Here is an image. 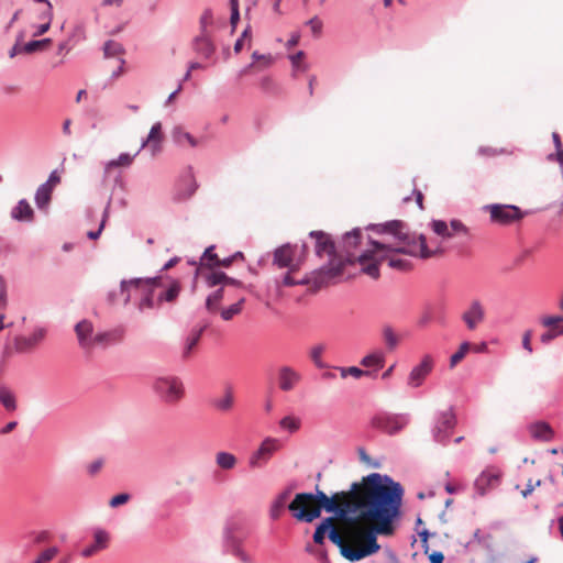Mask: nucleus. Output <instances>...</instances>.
Here are the masks:
<instances>
[{"label":"nucleus","instance_id":"nucleus-1","mask_svg":"<svg viewBox=\"0 0 563 563\" xmlns=\"http://www.w3.org/2000/svg\"><path fill=\"white\" fill-rule=\"evenodd\" d=\"M404 488L388 475L372 473L360 482L351 484L347 492H336L328 496L316 486L314 493L296 494V504L313 501L310 512L298 508L296 520L312 522L322 510L333 514V519L346 523V534L351 539L358 537L357 522L385 523L393 526L400 516Z\"/></svg>","mask_w":563,"mask_h":563},{"label":"nucleus","instance_id":"nucleus-2","mask_svg":"<svg viewBox=\"0 0 563 563\" xmlns=\"http://www.w3.org/2000/svg\"><path fill=\"white\" fill-rule=\"evenodd\" d=\"M404 488L388 475L372 473L360 482L351 484L347 492H336L328 496L316 486L314 493L296 494V504L313 501L310 512L298 508L296 520L312 522L322 510L333 514V519L346 523V534L351 539L358 537L357 522L385 523L393 526L400 516Z\"/></svg>","mask_w":563,"mask_h":563},{"label":"nucleus","instance_id":"nucleus-3","mask_svg":"<svg viewBox=\"0 0 563 563\" xmlns=\"http://www.w3.org/2000/svg\"><path fill=\"white\" fill-rule=\"evenodd\" d=\"M367 229L374 230L378 234L390 235L395 239L394 243L378 242L369 240L372 249L364 251L357 257L361 264L362 273L377 279L380 275L379 264L383 262L382 252L390 251L404 253L406 255L429 258L435 254L427 246L426 236L423 234H410L406 230V224L400 220H391L385 223L369 224Z\"/></svg>","mask_w":563,"mask_h":563},{"label":"nucleus","instance_id":"nucleus-4","mask_svg":"<svg viewBox=\"0 0 563 563\" xmlns=\"http://www.w3.org/2000/svg\"><path fill=\"white\" fill-rule=\"evenodd\" d=\"M357 529L358 537L351 539L345 532L346 523H343L342 530L339 532L333 526V517H327L316 527L312 539L316 544L322 545L327 534L345 560L358 562L379 551L380 545L377 542L379 534L390 536L394 532V526L385 523L357 522Z\"/></svg>","mask_w":563,"mask_h":563},{"label":"nucleus","instance_id":"nucleus-5","mask_svg":"<svg viewBox=\"0 0 563 563\" xmlns=\"http://www.w3.org/2000/svg\"><path fill=\"white\" fill-rule=\"evenodd\" d=\"M162 284V278L158 276L151 278H131L129 280L122 279L120 283V294L124 296V305H128L130 300L140 296L141 299L137 303V308L141 312L153 309L156 307V301L153 297V290L155 287Z\"/></svg>","mask_w":563,"mask_h":563},{"label":"nucleus","instance_id":"nucleus-6","mask_svg":"<svg viewBox=\"0 0 563 563\" xmlns=\"http://www.w3.org/2000/svg\"><path fill=\"white\" fill-rule=\"evenodd\" d=\"M154 395L166 405H176L185 397L186 388L183 379L174 374H161L151 384Z\"/></svg>","mask_w":563,"mask_h":563},{"label":"nucleus","instance_id":"nucleus-7","mask_svg":"<svg viewBox=\"0 0 563 563\" xmlns=\"http://www.w3.org/2000/svg\"><path fill=\"white\" fill-rule=\"evenodd\" d=\"M455 426L456 418L452 407L435 411L431 426L433 441L442 445L448 444Z\"/></svg>","mask_w":563,"mask_h":563},{"label":"nucleus","instance_id":"nucleus-8","mask_svg":"<svg viewBox=\"0 0 563 563\" xmlns=\"http://www.w3.org/2000/svg\"><path fill=\"white\" fill-rule=\"evenodd\" d=\"M484 211L489 213L490 222L495 225L508 227L519 222L528 211H521V209L515 205H503L492 203L483 207Z\"/></svg>","mask_w":563,"mask_h":563},{"label":"nucleus","instance_id":"nucleus-9","mask_svg":"<svg viewBox=\"0 0 563 563\" xmlns=\"http://www.w3.org/2000/svg\"><path fill=\"white\" fill-rule=\"evenodd\" d=\"M342 273V265L327 263L319 269L311 272L301 279H297L296 285H311L313 289H320L328 286L334 278Z\"/></svg>","mask_w":563,"mask_h":563},{"label":"nucleus","instance_id":"nucleus-10","mask_svg":"<svg viewBox=\"0 0 563 563\" xmlns=\"http://www.w3.org/2000/svg\"><path fill=\"white\" fill-rule=\"evenodd\" d=\"M410 422L409 413L379 412L372 419V426L383 432L394 435L407 427Z\"/></svg>","mask_w":563,"mask_h":563},{"label":"nucleus","instance_id":"nucleus-11","mask_svg":"<svg viewBox=\"0 0 563 563\" xmlns=\"http://www.w3.org/2000/svg\"><path fill=\"white\" fill-rule=\"evenodd\" d=\"M47 335V328L35 325L29 334H20L13 339L14 351L19 354H26L34 351Z\"/></svg>","mask_w":563,"mask_h":563},{"label":"nucleus","instance_id":"nucleus-12","mask_svg":"<svg viewBox=\"0 0 563 563\" xmlns=\"http://www.w3.org/2000/svg\"><path fill=\"white\" fill-rule=\"evenodd\" d=\"M279 441L275 438H266L260 448L250 456L249 465L252 468L263 467L279 449Z\"/></svg>","mask_w":563,"mask_h":563},{"label":"nucleus","instance_id":"nucleus-13","mask_svg":"<svg viewBox=\"0 0 563 563\" xmlns=\"http://www.w3.org/2000/svg\"><path fill=\"white\" fill-rule=\"evenodd\" d=\"M433 366V357L430 354L423 355L420 363L411 368L407 377V385L410 388H418L422 386L428 375L432 372Z\"/></svg>","mask_w":563,"mask_h":563},{"label":"nucleus","instance_id":"nucleus-14","mask_svg":"<svg viewBox=\"0 0 563 563\" xmlns=\"http://www.w3.org/2000/svg\"><path fill=\"white\" fill-rule=\"evenodd\" d=\"M309 236L316 240L314 252L318 257H329L328 263H332L335 256V244L331 236L323 231H311Z\"/></svg>","mask_w":563,"mask_h":563},{"label":"nucleus","instance_id":"nucleus-15","mask_svg":"<svg viewBox=\"0 0 563 563\" xmlns=\"http://www.w3.org/2000/svg\"><path fill=\"white\" fill-rule=\"evenodd\" d=\"M60 183V177L57 170H53L47 180L43 183L35 192V205L38 209H44L48 206L54 187Z\"/></svg>","mask_w":563,"mask_h":563},{"label":"nucleus","instance_id":"nucleus-16","mask_svg":"<svg viewBox=\"0 0 563 563\" xmlns=\"http://www.w3.org/2000/svg\"><path fill=\"white\" fill-rule=\"evenodd\" d=\"M499 473L494 468L484 470L474 482V489L477 496H485L488 490L499 483Z\"/></svg>","mask_w":563,"mask_h":563},{"label":"nucleus","instance_id":"nucleus-17","mask_svg":"<svg viewBox=\"0 0 563 563\" xmlns=\"http://www.w3.org/2000/svg\"><path fill=\"white\" fill-rule=\"evenodd\" d=\"M485 319V309L478 299L471 301L467 309L462 313V320L468 330H475Z\"/></svg>","mask_w":563,"mask_h":563},{"label":"nucleus","instance_id":"nucleus-18","mask_svg":"<svg viewBox=\"0 0 563 563\" xmlns=\"http://www.w3.org/2000/svg\"><path fill=\"white\" fill-rule=\"evenodd\" d=\"M301 378V374L291 366L284 365L278 368V387L283 391H291Z\"/></svg>","mask_w":563,"mask_h":563},{"label":"nucleus","instance_id":"nucleus-19","mask_svg":"<svg viewBox=\"0 0 563 563\" xmlns=\"http://www.w3.org/2000/svg\"><path fill=\"white\" fill-rule=\"evenodd\" d=\"M75 332L79 345L85 350L95 347L93 324L89 320H81L75 325Z\"/></svg>","mask_w":563,"mask_h":563},{"label":"nucleus","instance_id":"nucleus-20","mask_svg":"<svg viewBox=\"0 0 563 563\" xmlns=\"http://www.w3.org/2000/svg\"><path fill=\"white\" fill-rule=\"evenodd\" d=\"M297 249V245H291L289 243L277 247L274 252V264L279 268L288 267L290 271H294L295 266L292 265V260Z\"/></svg>","mask_w":563,"mask_h":563},{"label":"nucleus","instance_id":"nucleus-21","mask_svg":"<svg viewBox=\"0 0 563 563\" xmlns=\"http://www.w3.org/2000/svg\"><path fill=\"white\" fill-rule=\"evenodd\" d=\"M194 51L205 59H210L216 53V45L212 42L209 33H199L192 40Z\"/></svg>","mask_w":563,"mask_h":563},{"label":"nucleus","instance_id":"nucleus-22","mask_svg":"<svg viewBox=\"0 0 563 563\" xmlns=\"http://www.w3.org/2000/svg\"><path fill=\"white\" fill-rule=\"evenodd\" d=\"M361 229L354 228L351 231L346 232L342 238V251L346 255V260L352 262L354 257V251L360 245L361 242Z\"/></svg>","mask_w":563,"mask_h":563},{"label":"nucleus","instance_id":"nucleus-23","mask_svg":"<svg viewBox=\"0 0 563 563\" xmlns=\"http://www.w3.org/2000/svg\"><path fill=\"white\" fill-rule=\"evenodd\" d=\"M124 329L119 327L109 331L98 332L95 334V346L100 345L107 347L121 342L124 338Z\"/></svg>","mask_w":563,"mask_h":563},{"label":"nucleus","instance_id":"nucleus-24","mask_svg":"<svg viewBox=\"0 0 563 563\" xmlns=\"http://www.w3.org/2000/svg\"><path fill=\"white\" fill-rule=\"evenodd\" d=\"M179 186L184 187L178 189L175 195V199L179 201L189 199L197 190L198 185L195 180L191 167H189L186 174L181 177Z\"/></svg>","mask_w":563,"mask_h":563},{"label":"nucleus","instance_id":"nucleus-25","mask_svg":"<svg viewBox=\"0 0 563 563\" xmlns=\"http://www.w3.org/2000/svg\"><path fill=\"white\" fill-rule=\"evenodd\" d=\"M109 533L103 529H97L93 532V543L84 548L80 554L84 558H89L108 547Z\"/></svg>","mask_w":563,"mask_h":563},{"label":"nucleus","instance_id":"nucleus-26","mask_svg":"<svg viewBox=\"0 0 563 563\" xmlns=\"http://www.w3.org/2000/svg\"><path fill=\"white\" fill-rule=\"evenodd\" d=\"M162 124L161 122H156L152 125L150 133L146 139H144L141 143L140 151L148 146L152 152V155H156L161 152V141H162Z\"/></svg>","mask_w":563,"mask_h":563},{"label":"nucleus","instance_id":"nucleus-27","mask_svg":"<svg viewBox=\"0 0 563 563\" xmlns=\"http://www.w3.org/2000/svg\"><path fill=\"white\" fill-rule=\"evenodd\" d=\"M385 353L378 350L365 355L361 360V365L366 367V371H375V375L377 376V372L385 365Z\"/></svg>","mask_w":563,"mask_h":563},{"label":"nucleus","instance_id":"nucleus-28","mask_svg":"<svg viewBox=\"0 0 563 563\" xmlns=\"http://www.w3.org/2000/svg\"><path fill=\"white\" fill-rule=\"evenodd\" d=\"M291 494V488H286L282 493H279L272 501L269 507V517L273 520H276L280 517L286 508V503L289 499Z\"/></svg>","mask_w":563,"mask_h":563},{"label":"nucleus","instance_id":"nucleus-29","mask_svg":"<svg viewBox=\"0 0 563 563\" xmlns=\"http://www.w3.org/2000/svg\"><path fill=\"white\" fill-rule=\"evenodd\" d=\"M397 252H390V251H383L382 252V258L383 262H387L388 266L390 268L406 272L410 269L411 263L406 260L397 256Z\"/></svg>","mask_w":563,"mask_h":563},{"label":"nucleus","instance_id":"nucleus-30","mask_svg":"<svg viewBox=\"0 0 563 563\" xmlns=\"http://www.w3.org/2000/svg\"><path fill=\"white\" fill-rule=\"evenodd\" d=\"M11 217L18 221H32L33 210L25 199H21L11 210Z\"/></svg>","mask_w":563,"mask_h":563},{"label":"nucleus","instance_id":"nucleus-31","mask_svg":"<svg viewBox=\"0 0 563 563\" xmlns=\"http://www.w3.org/2000/svg\"><path fill=\"white\" fill-rule=\"evenodd\" d=\"M172 140L177 146H184L185 143H188L191 147L198 145V141L181 126H175L172 130Z\"/></svg>","mask_w":563,"mask_h":563},{"label":"nucleus","instance_id":"nucleus-32","mask_svg":"<svg viewBox=\"0 0 563 563\" xmlns=\"http://www.w3.org/2000/svg\"><path fill=\"white\" fill-rule=\"evenodd\" d=\"M139 153H140V150L133 155H131L129 153H121L117 158L108 161L104 164V176L103 177L104 178L107 177V175L111 168L121 167V166L129 167Z\"/></svg>","mask_w":563,"mask_h":563},{"label":"nucleus","instance_id":"nucleus-33","mask_svg":"<svg viewBox=\"0 0 563 563\" xmlns=\"http://www.w3.org/2000/svg\"><path fill=\"white\" fill-rule=\"evenodd\" d=\"M242 549V540L235 537L231 531H227L223 538L224 552L235 556L236 553Z\"/></svg>","mask_w":563,"mask_h":563},{"label":"nucleus","instance_id":"nucleus-34","mask_svg":"<svg viewBox=\"0 0 563 563\" xmlns=\"http://www.w3.org/2000/svg\"><path fill=\"white\" fill-rule=\"evenodd\" d=\"M529 429L534 439L548 441L552 438V429L545 422H536L531 424Z\"/></svg>","mask_w":563,"mask_h":563},{"label":"nucleus","instance_id":"nucleus-35","mask_svg":"<svg viewBox=\"0 0 563 563\" xmlns=\"http://www.w3.org/2000/svg\"><path fill=\"white\" fill-rule=\"evenodd\" d=\"M0 404L8 411H14L18 407L15 395L5 386H0Z\"/></svg>","mask_w":563,"mask_h":563},{"label":"nucleus","instance_id":"nucleus-36","mask_svg":"<svg viewBox=\"0 0 563 563\" xmlns=\"http://www.w3.org/2000/svg\"><path fill=\"white\" fill-rule=\"evenodd\" d=\"M234 404L233 391L231 387H227L222 397L213 401V406L220 411H229Z\"/></svg>","mask_w":563,"mask_h":563},{"label":"nucleus","instance_id":"nucleus-37","mask_svg":"<svg viewBox=\"0 0 563 563\" xmlns=\"http://www.w3.org/2000/svg\"><path fill=\"white\" fill-rule=\"evenodd\" d=\"M217 465L225 471L232 470L236 464V457L229 452L221 451L216 455Z\"/></svg>","mask_w":563,"mask_h":563},{"label":"nucleus","instance_id":"nucleus-38","mask_svg":"<svg viewBox=\"0 0 563 563\" xmlns=\"http://www.w3.org/2000/svg\"><path fill=\"white\" fill-rule=\"evenodd\" d=\"M179 291H180L179 283L177 280H172L169 287L165 291H163L158 295L156 301H157V303H161L163 301L170 302L177 298V296L179 295Z\"/></svg>","mask_w":563,"mask_h":563},{"label":"nucleus","instance_id":"nucleus-39","mask_svg":"<svg viewBox=\"0 0 563 563\" xmlns=\"http://www.w3.org/2000/svg\"><path fill=\"white\" fill-rule=\"evenodd\" d=\"M51 43H52V40L49 37H45L42 40H32L27 43H24L21 46L20 52H23L25 54H32L36 51L43 49L45 46H47Z\"/></svg>","mask_w":563,"mask_h":563},{"label":"nucleus","instance_id":"nucleus-40","mask_svg":"<svg viewBox=\"0 0 563 563\" xmlns=\"http://www.w3.org/2000/svg\"><path fill=\"white\" fill-rule=\"evenodd\" d=\"M202 333V329L192 330L189 335L185 340V345L183 350V357H188L192 351V349L197 345L200 340Z\"/></svg>","mask_w":563,"mask_h":563},{"label":"nucleus","instance_id":"nucleus-41","mask_svg":"<svg viewBox=\"0 0 563 563\" xmlns=\"http://www.w3.org/2000/svg\"><path fill=\"white\" fill-rule=\"evenodd\" d=\"M325 351L324 344H316L310 350V357L317 368H327L328 364L322 360V354Z\"/></svg>","mask_w":563,"mask_h":563},{"label":"nucleus","instance_id":"nucleus-42","mask_svg":"<svg viewBox=\"0 0 563 563\" xmlns=\"http://www.w3.org/2000/svg\"><path fill=\"white\" fill-rule=\"evenodd\" d=\"M430 227L432 229V231L441 236L442 239H450L452 238V233L449 229V225L445 221L443 220H432L431 223H430Z\"/></svg>","mask_w":563,"mask_h":563},{"label":"nucleus","instance_id":"nucleus-43","mask_svg":"<svg viewBox=\"0 0 563 563\" xmlns=\"http://www.w3.org/2000/svg\"><path fill=\"white\" fill-rule=\"evenodd\" d=\"M244 302L245 298H241L235 303L230 305L229 307L221 311V318L225 321L231 320L234 316L239 314L242 311Z\"/></svg>","mask_w":563,"mask_h":563},{"label":"nucleus","instance_id":"nucleus-44","mask_svg":"<svg viewBox=\"0 0 563 563\" xmlns=\"http://www.w3.org/2000/svg\"><path fill=\"white\" fill-rule=\"evenodd\" d=\"M471 349V344L467 341H464L460 344L457 351L453 353L450 357V368H454L459 362H461L468 350Z\"/></svg>","mask_w":563,"mask_h":563},{"label":"nucleus","instance_id":"nucleus-45","mask_svg":"<svg viewBox=\"0 0 563 563\" xmlns=\"http://www.w3.org/2000/svg\"><path fill=\"white\" fill-rule=\"evenodd\" d=\"M300 424V419L292 416H286L279 421L280 428L289 431L290 433H294L297 430H299Z\"/></svg>","mask_w":563,"mask_h":563},{"label":"nucleus","instance_id":"nucleus-46","mask_svg":"<svg viewBox=\"0 0 563 563\" xmlns=\"http://www.w3.org/2000/svg\"><path fill=\"white\" fill-rule=\"evenodd\" d=\"M205 280L208 287H214L217 285H224L227 280V274L223 272H210L205 275Z\"/></svg>","mask_w":563,"mask_h":563},{"label":"nucleus","instance_id":"nucleus-47","mask_svg":"<svg viewBox=\"0 0 563 563\" xmlns=\"http://www.w3.org/2000/svg\"><path fill=\"white\" fill-rule=\"evenodd\" d=\"M218 261H219V257L214 253V245H210L209 247H207L205 250L203 254L201 255L200 265L209 267V268H213V267H216V265H211V263L218 262Z\"/></svg>","mask_w":563,"mask_h":563},{"label":"nucleus","instance_id":"nucleus-48","mask_svg":"<svg viewBox=\"0 0 563 563\" xmlns=\"http://www.w3.org/2000/svg\"><path fill=\"white\" fill-rule=\"evenodd\" d=\"M223 298V288H219L210 294L206 299V308L208 311L212 312L218 308L219 302Z\"/></svg>","mask_w":563,"mask_h":563},{"label":"nucleus","instance_id":"nucleus-49","mask_svg":"<svg viewBox=\"0 0 563 563\" xmlns=\"http://www.w3.org/2000/svg\"><path fill=\"white\" fill-rule=\"evenodd\" d=\"M383 336H384L385 344L389 350H395L397 347L398 336L396 335V333L394 332V330L390 325L384 327Z\"/></svg>","mask_w":563,"mask_h":563},{"label":"nucleus","instance_id":"nucleus-50","mask_svg":"<svg viewBox=\"0 0 563 563\" xmlns=\"http://www.w3.org/2000/svg\"><path fill=\"white\" fill-rule=\"evenodd\" d=\"M86 40V31L82 25H76L67 37V41L75 47Z\"/></svg>","mask_w":563,"mask_h":563},{"label":"nucleus","instance_id":"nucleus-51","mask_svg":"<svg viewBox=\"0 0 563 563\" xmlns=\"http://www.w3.org/2000/svg\"><path fill=\"white\" fill-rule=\"evenodd\" d=\"M103 53L106 57H113L123 53V47L120 43L109 40L103 44Z\"/></svg>","mask_w":563,"mask_h":563},{"label":"nucleus","instance_id":"nucleus-52","mask_svg":"<svg viewBox=\"0 0 563 563\" xmlns=\"http://www.w3.org/2000/svg\"><path fill=\"white\" fill-rule=\"evenodd\" d=\"M59 549L57 547H49L42 551L33 563H49L58 554Z\"/></svg>","mask_w":563,"mask_h":563},{"label":"nucleus","instance_id":"nucleus-53","mask_svg":"<svg viewBox=\"0 0 563 563\" xmlns=\"http://www.w3.org/2000/svg\"><path fill=\"white\" fill-rule=\"evenodd\" d=\"M212 23H213V12L210 8H207L203 10V12L199 19L200 33H208L207 29Z\"/></svg>","mask_w":563,"mask_h":563},{"label":"nucleus","instance_id":"nucleus-54","mask_svg":"<svg viewBox=\"0 0 563 563\" xmlns=\"http://www.w3.org/2000/svg\"><path fill=\"white\" fill-rule=\"evenodd\" d=\"M563 334V324L558 328L550 329L540 335V341L543 344H549L551 341Z\"/></svg>","mask_w":563,"mask_h":563},{"label":"nucleus","instance_id":"nucleus-55","mask_svg":"<svg viewBox=\"0 0 563 563\" xmlns=\"http://www.w3.org/2000/svg\"><path fill=\"white\" fill-rule=\"evenodd\" d=\"M313 501H302L296 504V496L294 497L292 501L287 506L288 510L290 511L291 516L296 519V512L298 511V508L303 507L306 512H310L311 507H313Z\"/></svg>","mask_w":563,"mask_h":563},{"label":"nucleus","instance_id":"nucleus-56","mask_svg":"<svg viewBox=\"0 0 563 563\" xmlns=\"http://www.w3.org/2000/svg\"><path fill=\"white\" fill-rule=\"evenodd\" d=\"M54 18V10L53 4L49 5H41V8L37 10L36 19L40 21H53Z\"/></svg>","mask_w":563,"mask_h":563},{"label":"nucleus","instance_id":"nucleus-57","mask_svg":"<svg viewBox=\"0 0 563 563\" xmlns=\"http://www.w3.org/2000/svg\"><path fill=\"white\" fill-rule=\"evenodd\" d=\"M449 229L452 233V236L454 234H462V235L468 234L467 227L461 220H457V219L451 220Z\"/></svg>","mask_w":563,"mask_h":563},{"label":"nucleus","instance_id":"nucleus-58","mask_svg":"<svg viewBox=\"0 0 563 563\" xmlns=\"http://www.w3.org/2000/svg\"><path fill=\"white\" fill-rule=\"evenodd\" d=\"M349 375L353 376L354 378H361L362 376L376 378L375 371H365L361 369L357 366H350L347 367Z\"/></svg>","mask_w":563,"mask_h":563},{"label":"nucleus","instance_id":"nucleus-59","mask_svg":"<svg viewBox=\"0 0 563 563\" xmlns=\"http://www.w3.org/2000/svg\"><path fill=\"white\" fill-rule=\"evenodd\" d=\"M8 286L3 278V276L0 275V310H3L8 306Z\"/></svg>","mask_w":563,"mask_h":563},{"label":"nucleus","instance_id":"nucleus-60","mask_svg":"<svg viewBox=\"0 0 563 563\" xmlns=\"http://www.w3.org/2000/svg\"><path fill=\"white\" fill-rule=\"evenodd\" d=\"M229 2L231 8L230 23L234 30L240 20L239 0H229Z\"/></svg>","mask_w":563,"mask_h":563},{"label":"nucleus","instance_id":"nucleus-61","mask_svg":"<svg viewBox=\"0 0 563 563\" xmlns=\"http://www.w3.org/2000/svg\"><path fill=\"white\" fill-rule=\"evenodd\" d=\"M131 496L128 493H122L113 496L110 501L109 506L112 508L119 507L130 500Z\"/></svg>","mask_w":563,"mask_h":563},{"label":"nucleus","instance_id":"nucleus-62","mask_svg":"<svg viewBox=\"0 0 563 563\" xmlns=\"http://www.w3.org/2000/svg\"><path fill=\"white\" fill-rule=\"evenodd\" d=\"M563 322V317L562 316H545L543 318H541V324L547 327V328H555L554 325L559 324Z\"/></svg>","mask_w":563,"mask_h":563},{"label":"nucleus","instance_id":"nucleus-63","mask_svg":"<svg viewBox=\"0 0 563 563\" xmlns=\"http://www.w3.org/2000/svg\"><path fill=\"white\" fill-rule=\"evenodd\" d=\"M52 22L53 21H48V22L47 21H41L40 24L33 25L34 31H33L32 35L34 37H38V36L43 35V34H45L51 29Z\"/></svg>","mask_w":563,"mask_h":563},{"label":"nucleus","instance_id":"nucleus-64","mask_svg":"<svg viewBox=\"0 0 563 563\" xmlns=\"http://www.w3.org/2000/svg\"><path fill=\"white\" fill-rule=\"evenodd\" d=\"M307 25L310 26L311 32L314 36H319L322 31V22L318 16H313L307 21Z\"/></svg>","mask_w":563,"mask_h":563}]
</instances>
